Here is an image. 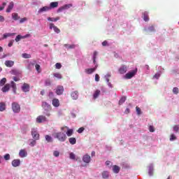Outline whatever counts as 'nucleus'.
<instances>
[{
	"label": "nucleus",
	"instance_id": "obj_50",
	"mask_svg": "<svg viewBox=\"0 0 179 179\" xmlns=\"http://www.w3.org/2000/svg\"><path fill=\"white\" fill-rule=\"evenodd\" d=\"M178 130H179L178 125H175V126L173 127V131H174L175 132H178Z\"/></svg>",
	"mask_w": 179,
	"mask_h": 179
},
{
	"label": "nucleus",
	"instance_id": "obj_44",
	"mask_svg": "<svg viewBox=\"0 0 179 179\" xmlns=\"http://www.w3.org/2000/svg\"><path fill=\"white\" fill-rule=\"evenodd\" d=\"M148 31H150V33H152V31H156V29H155V27L152 25L148 28Z\"/></svg>",
	"mask_w": 179,
	"mask_h": 179
},
{
	"label": "nucleus",
	"instance_id": "obj_9",
	"mask_svg": "<svg viewBox=\"0 0 179 179\" xmlns=\"http://www.w3.org/2000/svg\"><path fill=\"white\" fill-rule=\"evenodd\" d=\"M69 8H72V4H66L60 8H58L57 12H62V10H65L66 9H69Z\"/></svg>",
	"mask_w": 179,
	"mask_h": 179
},
{
	"label": "nucleus",
	"instance_id": "obj_47",
	"mask_svg": "<svg viewBox=\"0 0 179 179\" xmlns=\"http://www.w3.org/2000/svg\"><path fill=\"white\" fill-rule=\"evenodd\" d=\"M179 90L178 87H174L173 89V93H174V94H178Z\"/></svg>",
	"mask_w": 179,
	"mask_h": 179
},
{
	"label": "nucleus",
	"instance_id": "obj_24",
	"mask_svg": "<svg viewBox=\"0 0 179 179\" xmlns=\"http://www.w3.org/2000/svg\"><path fill=\"white\" fill-rule=\"evenodd\" d=\"M143 19L145 22H149V15L148 14V12L145 11L143 13Z\"/></svg>",
	"mask_w": 179,
	"mask_h": 179
},
{
	"label": "nucleus",
	"instance_id": "obj_21",
	"mask_svg": "<svg viewBox=\"0 0 179 179\" xmlns=\"http://www.w3.org/2000/svg\"><path fill=\"white\" fill-rule=\"evenodd\" d=\"M100 93H101V91H100V90H96L94 94H93V99L94 100H96V99H97V97H99L100 96Z\"/></svg>",
	"mask_w": 179,
	"mask_h": 179
},
{
	"label": "nucleus",
	"instance_id": "obj_3",
	"mask_svg": "<svg viewBox=\"0 0 179 179\" xmlns=\"http://www.w3.org/2000/svg\"><path fill=\"white\" fill-rule=\"evenodd\" d=\"M12 110L13 113H20V105L16 102L12 103Z\"/></svg>",
	"mask_w": 179,
	"mask_h": 179
},
{
	"label": "nucleus",
	"instance_id": "obj_41",
	"mask_svg": "<svg viewBox=\"0 0 179 179\" xmlns=\"http://www.w3.org/2000/svg\"><path fill=\"white\" fill-rule=\"evenodd\" d=\"M45 86H51V80L50 79H47L45 80Z\"/></svg>",
	"mask_w": 179,
	"mask_h": 179
},
{
	"label": "nucleus",
	"instance_id": "obj_20",
	"mask_svg": "<svg viewBox=\"0 0 179 179\" xmlns=\"http://www.w3.org/2000/svg\"><path fill=\"white\" fill-rule=\"evenodd\" d=\"M20 157H26L27 156V152L26 150H21L19 152Z\"/></svg>",
	"mask_w": 179,
	"mask_h": 179
},
{
	"label": "nucleus",
	"instance_id": "obj_55",
	"mask_svg": "<svg viewBox=\"0 0 179 179\" xmlns=\"http://www.w3.org/2000/svg\"><path fill=\"white\" fill-rule=\"evenodd\" d=\"M149 131L150 132H155V127L153 126H150Z\"/></svg>",
	"mask_w": 179,
	"mask_h": 179
},
{
	"label": "nucleus",
	"instance_id": "obj_2",
	"mask_svg": "<svg viewBox=\"0 0 179 179\" xmlns=\"http://www.w3.org/2000/svg\"><path fill=\"white\" fill-rule=\"evenodd\" d=\"M42 107L45 110V111H47L46 115L47 117H50L51 115L50 114V111H51V105L48 104V103L43 101L42 103Z\"/></svg>",
	"mask_w": 179,
	"mask_h": 179
},
{
	"label": "nucleus",
	"instance_id": "obj_33",
	"mask_svg": "<svg viewBox=\"0 0 179 179\" xmlns=\"http://www.w3.org/2000/svg\"><path fill=\"white\" fill-rule=\"evenodd\" d=\"M102 177L104 179L108 178V177H110V173H108V171H103L102 173Z\"/></svg>",
	"mask_w": 179,
	"mask_h": 179
},
{
	"label": "nucleus",
	"instance_id": "obj_11",
	"mask_svg": "<svg viewBox=\"0 0 179 179\" xmlns=\"http://www.w3.org/2000/svg\"><path fill=\"white\" fill-rule=\"evenodd\" d=\"M136 73V71H135L129 72L125 75V78H126V79H131V78H134V76H135Z\"/></svg>",
	"mask_w": 179,
	"mask_h": 179
},
{
	"label": "nucleus",
	"instance_id": "obj_12",
	"mask_svg": "<svg viewBox=\"0 0 179 179\" xmlns=\"http://www.w3.org/2000/svg\"><path fill=\"white\" fill-rule=\"evenodd\" d=\"M92 158L90 157V155L86 154L83 157V161L84 163H87L89 164L90 162H91Z\"/></svg>",
	"mask_w": 179,
	"mask_h": 179
},
{
	"label": "nucleus",
	"instance_id": "obj_17",
	"mask_svg": "<svg viewBox=\"0 0 179 179\" xmlns=\"http://www.w3.org/2000/svg\"><path fill=\"white\" fill-rule=\"evenodd\" d=\"M9 89H10V84H6L1 88V92H3V93H6V92H9Z\"/></svg>",
	"mask_w": 179,
	"mask_h": 179
},
{
	"label": "nucleus",
	"instance_id": "obj_8",
	"mask_svg": "<svg viewBox=\"0 0 179 179\" xmlns=\"http://www.w3.org/2000/svg\"><path fill=\"white\" fill-rule=\"evenodd\" d=\"M22 90L24 92V93H27L30 92V85L27 83H24L22 87Z\"/></svg>",
	"mask_w": 179,
	"mask_h": 179
},
{
	"label": "nucleus",
	"instance_id": "obj_22",
	"mask_svg": "<svg viewBox=\"0 0 179 179\" xmlns=\"http://www.w3.org/2000/svg\"><path fill=\"white\" fill-rule=\"evenodd\" d=\"M10 86L13 89V93H15V94H16V90H17V87H16V83H15V82H13V81H11Z\"/></svg>",
	"mask_w": 179,
	"mask_h": 179
},
{
	"label": "nucleus",
	"instance_id": "obj_6",
	"mask_svg": "<svg viewBox=\"0 0 179 179\" xmlns=\"http://www.w3.org/2000/svg\"><path fill=\"white\" fill-rule=\"evenodd\" d=\"M31 135L35 141H38L40 139V134L35 129H32Z\"/></svg>",
	"mask_w": 179,
	"mask_h": 179
},
{
	"label": "nucleus",
	"instance_id": "obj_56",
	"mask_svg": "<svg viewBox=\"0 0 179 179\" xmlns=\"http://www.w3.org/2000/svg\"><path fill=\"white\" fill-rule=\"evenodd\" d=\"M27 17H23L20 20V23H24V22H27Z\"/></svg>",
	"mask_w": 179,
	"mask_h": 179
},
{
	"label": "nucleus",
	"instance_id": "obj_58",
	"mask_svg": "<svg viewBox=\"0 0 179 179\" xmlns=\"http://www.w3.org/2000/svg\"><path fill=\"white\" fill-rule=\"evenodd\" d=\"M48 96L50 97V99H52V97H54V92H49Z\"/></svg>",
	"mask_w": 179,
	"mask_h": 179
},
{
	"label": "nucleus",
	"instance_id": "obj_45",
	"mask_svg": "<svg viewBox=\"0 0 179 179\" xmlns=\"http://www.w3.org/2000/svg\"><path fill=\"white\" fill-rule=\"evenodd\" d=\"M21 38H24L23 36H20V35H17L15 38V41L16 43H18V41H20Z\"/></svg>",
	"mask_w": 179,
	"mask_h": 179
},
{
	"label": "nucleus",
	"instance_id": "obj_7",
	"mask_svg": "<svg viewBox=\"0 0 179 179\" xmlns=\"http://www.w3.org/2000/svg\"><path fill=\"white\" fill-rule=\"evenodd\" d=\"M65 128H66L67 129V131L66 133L67 136H72V135H73V129H69L68 127H61V130L64 131Z\"/></svg>",
	"mask_w": 179,
	"mask_h": 179
},
{
	"label": "nucleus",
	"instance_id": "obj_23",
	"mask_svg": "<svg viewBox=\"0 0 179 179\" xmlns=\"http://www.w3.org/2000/svg\"><path fill=\"white\" fill-rule=\"evenodd\" d=\"M49 8L51 9H55V8H58V1L51 2Z\"/></svg>",
	"mask_w": 179,
	"mask_h": 179
},
{
	"label": "nucleus",
	"instance_id": "obj_30",
	"mask_svg": "<svg viewBox=\"0 0 179 179\" xmlns=\"http://www.w3.org/2000/svg\"><path fill=\"white\" fill-rule=\"evenodd\" d=\"M64 47L67 48V50H72L76 47L75 44L69 45V44H64Z\"/></svg>",
	"mask_w": 179,
	"mask_h": 179
},
{
	"label": "nucleus",
	"instance_id": "obj_48",
	"mask_svg": "<svg viewBox=\"0 0 179 179\" xmlns=\"http://www.w3.org/2000/svg\"><path fill=\"white\" fill-rule=\"evenodd\" d=\"M4 159H5L6 160H10V155H9V154H6V155H4Z\"/></svg>",
	"mask_w": 179,
	"mask_h": 179
},
{
	"label": "nucleus",
	"instance_id": "obj_25",
	"mask_svg": "<svg viewBox=\"0 0 179 179\" xmlns=\"http://www.w3.org/2000/svg\"><path fill=\"white\" fill-rule=\"evenodd\" d=\"M52 106H54V107H59V100L57 99H53Z\"/></svg>",
	"mask_w": 179,
	"mask_h": 179
},
{
	"label": "nucleus",
	"instance_id": "obj_46",
	"mask_svg": "<svg viewBox=\"0 0 179 179\" xmlns=\"http://www.w3.org/2000/svg\"><path fill=\"white\" fill-rule=\"evenodd\" d=\"M55 68L56 69H61V68H62V65L61 63H56Z\"/></svg>",
	"mask_w": 179,
	"mask_h": 179
},
{
	"label": "nucleus",
	"instance_id": "obj_64",
	"mask_svg": "<svg viewBox=\"0 0 179 179\" xmlns=\"http://www.w3.org/2000/svg\"><path fill=\"white\" fill-rule=\"evenodd\" d=\"M13 80L15 82H17V80H19V78H17V77H13Z\"/></svg>",
	"mask_w": 179,
	"mask_h": 179
},
{
	"label": "nucleus",
	"instance_id": "obj_18",
	"mask_svg": "<svg viewBox=\"0 0 179 179\" xmlns=\"http://www.w3.org/2000/svg\"><path fill=\"white\" fill-rule=\"evenodd\" d=\"M96 69H97V66H96L94 68L87 69L85 70V71L88 75H91V73H93V72H94V71H96Z\"/></svg>",
	"mask_w": 179,
	"mask_h": 179
},
{
	"label": "nucleus",
	"instance_id": "obj_4",
	"mask_svg": "<svg viewBox=\"0 0 179 179\" xmlns=\"http://www.w3.org/2000/svg\"><path fill=\"white\" fill-rule=\"evenodd\" d=\"M50 30H54L55 33H57V34H59V33H61V29H59V28H58L57 26H55V24H54V23H50Z\"/></svg>",
	"mask_w": 179,
	"mask_h": 179
},
{
	"label": "nucleus",
	"instance_id": "obj_54",
	"mask_svg": "<svg viewBox=\"0 0 179 179\" xmlns=\"http://www.w3.org/2000/svg\"><path fill=\"white\" fill-rule=\"evenodd\" d=\"M84 131H85V128L80 127L78 129V134H82V132H83Z\"/></svg>",
	"mask_w": 179,
	"mask_h": 179
},
{
	"label": "nucleus",
	"instance_id": "obj_42",
	"mask_svg": "<svg viewBox=\"0 0 179 179\" xmlns=\"http://www.w3.org/2000/svg\"><path fill=\"white\" fill-rule=\"evenodd\" d=\"M136 113H137V115H141V114H142V112L141 110V108L136 106Z\"/></svg>",
	"mask_w": 179,
	"mask_h": 179
},
{
	"label": "nucleus",
	"instance_id": "obj_62",
	"mask_svg": "<svg viewBox=\"0 0 179 179\" xmlns=\"http://www.w3.org/2000/svg\"><path fill=\"white\" fill-rule=\"evenodd\" d=\"M41 96H44V94H45V90H42L41 91Z\"/></svg>",
	"mask_w": 179,
	"mask_h": 179
},
{
	"label": "nucleus",
	"instance_id": "obj_43",
	"mask_svg": "<svg viewBox=\"0 0 179 179\" xmlns=\"http://www.w3.org/2000/svg\"><path fill=\"white\" fill-rule=\"evenodd\" d=\"M96 58H97V52H94L93 63L96 64Z\"/></svg>",
	"mask_w": 179,
	"mask_h": 179
},
{
	"label": "nucleus",
	"instance_id": "obj_63",
	"mask_svg": "<svg viewBox=\"0 0 179 179\" xmlns=\"http://www.w3.org/2000/svg\"><path fill=\"white\" fill-rule=\"evenodd\" d=\"M129 113H130L129 108H127V109L125 110V113H126V114H129Z\"/></svg>",
	"mask_w": 179,
	"mask_h": 179
},
{
	"label": "nucleus",
	"instance_id": "obj_27",
	"mask_svg": "<svg viewBox=\"0 0 179 179\" xmlns=\"http://www.w3.org/2000/svg\"><path fill=\"white\" fill-rule=\"evenodd\" d=\"M6 110V104L4 102H0V111H5Z\"/></svg>",
	"mask_w": 179,
	"mask_h": 179
},
{
	"label": "nucleus",
	"instance_id": "obj_5",
	"mask_svg": "<svg viewBox=\"0 0 179 179\" xmlns=\"http://www.w3.org/2000/svg\"><path fill=\"white\" fill-rule=\"evenodd\" d=\"M47 121V117L44 115H39L36 117V122L38 124H41V122H45Z\"/></svg>",
	"mask_w": 179,
	"mask_h": 179
},
{
	"label": "nucleus",
	"instance_id": "obj_39",
	"mask_svg": "<svg viewBox=\"0 0 179 179\" xmlns=\"http://www.w3.org/2000/svg\"><path fill=\"white\" fill-rule=\"evenodd\" d=\"M53 76H55V78H57V79H62V76L59 73H55Z\"/></svg>",
	"mask_w": 179,
	"mask_h": 179
},
{
	"label": "nucleus",
	"instance_id": "obj_31",
	"mask_svg": "<svg viewBox=\"0 0 179 179\" xmlns=\"http://www.w3.org/2000/svg\"><path fill=\"white\" fill-rule=\"evenodd\" d=\"M60 17H48V20L49 22H58V20H59Z\"/></svg>",
	"mask_w": 179,
	"mask_h": 179
},
{
	"label": "nucleus",
	"instance_id": "obj_51",
	"mask_svg": "<svg viewBox=\"0 0 179 179\" xmlns=\"http://www.w3.org/2000/svg\"><path fill=\"white\" fill-rule=\"evenodd\" d=\"M53 155H54L55 157H58L59 156V152H58V151H54Z\"/></svg>",
	"mask_w": 179,
	"mask_h": 179
},
{
	"label": "nucleus",
	"instance_id": "obj_61",
	"mask_svg": "<svg viewBox=\"0 0 179 179\" xmlns=\"http://www.w3.org/2000/svg\"><path fill=\"white\" fill-rule=\"evenodd\" d=\"M108 43L107 42V41H104L103 43H102V45L103 47H106V45H108Z\"/></svg>",
	"mask_w": 179,
	"mask_h": 179
},
{
	"label": "nucleus",
	"instance_id": "obj_15",
	"mask_svg": "<svg viewBox=\"0 0 179 179\" xmlns=\"http://www.w3.org/2000/svg\"><path fill=\"white\" fill-rule=\"evenodd\" d=\"M48 10H51L50 6H43V8H41L38 10V13H43V12H48Z\"/></svg>",
	"mask_w": 179,
	"mask_h": 179
},
{
	"label": "nucleus",
	"instance_id": "obj_13",
	"mask_svg": "<svg viewBox=\"0 0 179 179\" xmlns=\"http://www.w3.org/2000/svg\"><path fill=\"white\" fill-rule=\"evenodd\" d=\"M71 96L73 100H78V99L79 98V92L78 91H73V92H71Z\"/></svg>",
	"mask_w": 179,
	"mask_h": 179
},
{
	"label": "nucleus",
	"instance_id": "obj_38",
	"mask_svg": "<svg viewBox=\"0 0 179 179\" xmlns=\"http://www.w3.org/2000/svg\"><path fill=\"white\" fill-rule=\"evenodd\" d=\"M22 58L29 59V58H31V55L27 54V53H23L22 55Z\"/></svg>",
	"mask_w": 179,
	"mask_h": 179
},
{
	"label": "nucleus",
	"instance_id": "obj_32",
	"mask_svg": "<svg viewBox=\"0 0 179 179\" xmlns=\"http://www.w3.org/2000/svg\"><path fill=\"white\" fill-rule=\"evenodd\" d=\"M69 142L71 145H76V138L71 137L69 138Z\"/></svg>",
	"mask_w": 179,
	"mask_h": 179
},
{
	"label": "nucleus",
	"instance_id": "obj_35",
	"mask_svg": "<svg viewBox=\"0 0 179 179\" xmlns=\"http://www.w3.org/2000/svg\"><path fill=\"white\" fill-rule=\"evenodd\" d=\"M15 34H16L15 33H12V34L6 33V34H3V38H8V37H10L12 36H15Z\"/></svg>",
	"mask_w": 179,
	"mask_h": 179
},
{
	"label": "nucleus",
	"instance_id": "obj_60",
	"mask_svg": "<svg viewBox=\"0 0 179 179\" xmlns=\"http://www.w3.org/2000/svg\"><path fill=\"white\" fill-rule=\"evenodd\" d=\"M0 22H5V17H3V16L2 15H0Z\"/></svg>",
	"mask_w": 179,
	"mask_h": 179
},
{
	"label": "nucleus",
	"instance_id": "obj_57",
	"mask_svg": "<svg viewBox=\"0 0 179 179\" xmlns=\"http://www.w3.org/2000/svg\"><path fill=\"white\" fill-rule=\"evenodd\" d=\"M35 68H36L37 72L40 73V65L39 64H36Z\"/></svg>",
	"mask_w": 179,
	"mask_h": 179
},
{
	"label": "nucleus",
	"instance_id": "obj_59",
	"mask_svg": "<svg viewBox=\"0 0 179 179\" xmlns=\"http://www.w3.org/2000/svg\"><path fill=\"white\" fill-rule=\"evenodd\" d=\"M15 42L14 40H12L10 41L9 43H8V47H12V45H13V43Z\"/></svg>",
	"mask_w": 179,
	"mask_h": 179
},
{
	"label": "nucleus",
	"instance_id": "obj_29",
	"mask_svg": "<svg viewBox=\"0 0 179 179\" xmlns=\"http://www.w3.org/2000/svg\"><path fill=\"white\" fill-rule=\"evenodd\" d=\"M113 173H115V174H118V173H120V166L117 165L113 166Z\"/></svg>",
	"mask_w": 179,
	"mask_h": 179
},
{
	"label": "nucleus",
	"instance_id": "obj_49",
	"mask_svg": "<svg viewBox=\"0 0 179 179\" xmlns=\"http://www.w3.org/2000/svg\"><path fill=\"white\" fill-rule=\"evenodd\" d=\"M177 139V137L174 134H171L170 137V141H176Z\"/></svg>",
	"mask_w": 179,
	"mask_h": 179
},
{
	"label": "nucleus",
	"instance_id": "obj_53",
	"mask_svg": "<svg viewBox=\"0 0 179 179\" xmlns=\"http://www.w3.org/2000/svg\"><path fill=\"white\" fill-rule=\"evenodd\" d=\"M36 140H31V143H30V146H34L36 145Z\"/></svg>",
	"mask_w": 179,
	"mask_h": 179
},
{
	"label": "nucleus",
	"instance_id": "obj_14",
	"mask_svg": "<svg viewBox=\"0 0 179 179\" xmlns=\"http://www.w3.org/2000/svg\"><path fill=\"white\" fill-rule=\"evenodd\" d=\"M4 64L7 68H12V66L15 65V62L12 60H6Z\"/></svg>",
	"mask_w": 179,
	"mask_h": 179
},
{
	"label": "nucleus",
	"instance_id": "obj_52",
	"mask_svg": "<svg viewBox=\"0 0 179 179\" xmlns=\"http://www.w3.org/2000/svg\"><path fill=\"white\" fill-rule=\"evenodd\" d=\"M95 80H96V82L100 81V76H99V74L95 75Z\"/></svg>",
	"mask_w": 179,
	"mask_h": 179
},
{
	"label": "nucleus",
	"instance_id": "obj_28",
	"mask_svg": "<svg viewBox=\"0 0 179 179\" xmlns=\"http://www.w3.org/2000/svg\"><path fill=\"white\" fill-rule=\"evenodd\" d=\"M12 19L13 20H19V19H20V17L19 16V14H17V13H13L12 14Z\"/></svg>",
	"mask_w": 179,
	"mask_h": 179
},
{
	"label": "nucleus",
	"instance_id": "obj_40",
	"mask_svg": "<svg viewBox=\"0 0 179 179\" xmlns=\"http://www.w3.org/2000/svg\"><path fill=\"white\" fill-rule=\"evenodd\" d=\"M69 157L71 160H75V159H76V155H75L73 152H71L69 154Z\"/></svg>",
	"mask_w": 179,
	"mask_h": 179
},
{
	"label": "nucleus",
	"instance_id": "obj_16",
	"mask_svg": "<svg viewBox=\"0 0 179 179\" xmlns=\"http://www.w3.org/2000/svg\"><path fill=\"white\" fill-rule=\"evenodd\" d=\"M11 164L13 167H19V166H20V159L13 160Z\"/></svg>",
	"mask_w": 179,
	"mask_h": 179
},
{
	"label": "nucleus",
	"instance_id": "obj_1",
	"mask_svg": "<svg viewBox=\"0 0 179 179\" xmlns=\"http://www.w3.org/2000/svg\"><path fill=\"white\" fill-rule=\"evenodd\" d=\"M55 138H56V139H58V141H59V142H65V141H66V134L64 132H57L55 133L54 134Z\"/></svg>",
	"mask_w": 179,
	"mask_h": 179
},
{
	"label": "nucleus",
	"instance_id": "obj_37",
	"mask_svg": "<svg viewBox=\"0 0 179 179\" xmlns=\"http://www.w3.org/2000/svg\"><path fill=\"white\" fill-rule=\"evenodd\" d=\"M5 83H6V78H3L0 80V86H5Z\"/></svg>",
	"mask_w": 179,
	"mask_h": 179
},
{
	"label": "nucleus",
	"instance_id": "obj_10",
	"mask_svg": "<svg viewBox=\"0 0 179 179\" xmlns=\"http://www.w3.org/2000/svg\"><path fill=\"white\" fill-rule=\"evenodd\" d=\"M62 93H64V87L61 85L57 86L56 89V94H57L58 96H61Z\"/></svg>",
	"mask_w": 179,
	"mask_h": 179
},
{
	"label": "nucleus",
	"instance_id": "obj_26",
	"mask_svg": "<svg viewBox=\"0 0 179 179\" xmlns=\"http://www.w3.org/2000/svg\"><path fill=\"white\" fill-rule=\"evenodd\" d=\"M119 72L120 73H121L122 75H124V73H125L127 72V66H122V67H120L119 69Z\"/></svg>",
	"mask_w": 179,
	"mask_h": 179
},
{
	"label": "nucleus",
	"instance_id": "obj_34",
	"mask_svg": "<svg viewBox=\"0 0 179 179\" xmlns=\"http://www.w3.org/2000/svg\"><path fill=\"white\" fill-rule=\"evenodd\" d=\"M126 100H127V97L122 96L119 101V106H122V104H124V103H125Z\"/></svg>",
	"mask_w": 179,
	"mask_h": 179
},
{
	"label": "nucleus",
	"instance_id": "obj_19",
	"mask_svg": "<svg viewBox=\"0 0 179 179\" xmlns=\"http://www.w3.org/2000/svg\"><path fill=\"white\" fill-rule=\"evenodd\" d=\"M15 6L13 1H10L7 9L6 10V12H7V13H9L10 12V10H12L13 9V6Z\"/></svg>",
	"mask_w": 179,
	"mask_h": 179
},
{
	"label": "nucleus",
	"instance_id": "obj_36",
	"mask_svg": "<svg viewBox=\"0 0 179 179\" xmlns=\"http://www.w3.org/2000/svg\"><path fill=\"white\" fill-rule=\"evenodd\" d=\"M45 141H47V142L51 143L52 142V137H51V136L50 135H46L45 136Z\"/></svg>",
	"mask_w": 179,
	"mask_h": 179
}]
</instances>
